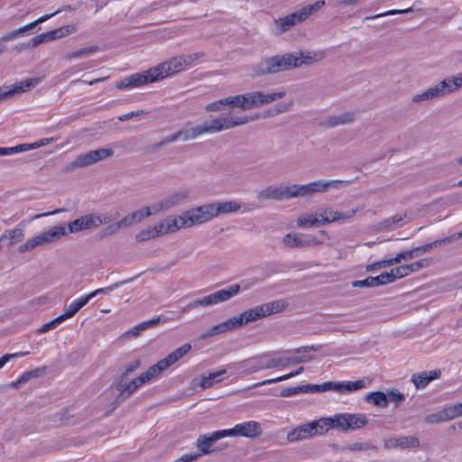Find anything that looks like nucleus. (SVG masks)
<instances>
[{
    "mask_svg": "<svg viewBox=\"0 0 462 462\" xmlns=\"http://www.w3.org/2000/svg\"><path fill=\"white\" fill-rule=\"evenodd\" d=\"M154 215L153 209L151 207H145L141 209L135 210L129 215L125 216L121 219L122 225L124 228H127L132 226L134 224H137L148 217Z\"/></svg>",
    "mask_w": 462,
    "mask_h": 462,
    "instance_id": "obj_25",
    "label": "nucleus"
},
{
    "mask_svg": "<svg viewBox=\"0 0 462 462\" xmlns=\"http://www.w3.org/2000/svg\"><path fill=\"white\" fill-rule=\"evenodd\" d=\"M205 56V53L202 52V51H199V52H195V53H192V54H188V55H181L182 57V60H183V62L182 64L185 65V68H189L191 67L197 60L204 58Z\"/></svg>",
    "mask_w": 462,
    "mask_h": 462,
    "instance_id": "obj_56",
    "label": "nucleus"
},
{
    "mask_svg": "<svg viewBox=\"0 0 462 462\" xmlns=\"http://www.w3.org/2000/svg\"><path fill=\"white\" fill-rule=\"evenodd\" d=\"M76 25H65L52 31H49L32 38L29 42L21 43L14 47V51H23L35 49L42 43L49 42L56 39H60L69 35L77 31Z\"/></svg>",
    "mask_w": 462,
    "mask_h": 462,
    "instance_id": "obj_7",
    "label": "nucleus"
},
{
    "mask_svg": "<svg viewBox=\"0 0 462 462\" xmlns=\"http://www.w3.org/2000/svg\"><path fill=\"white\" fill-rule=\"evenodd\" d=\"M248 93L226 97V105L241 110H250Z\"/></svg>",
    "mask_w": 462,
    "mask_h": 462,
    "instance_id": "obj_34",
    "label": "nucleus"
},
{
    "mask_svg": "<svg viewBox=\"0 0 462 462\" xmlns=\"http://www.w3.org/2000/svg\"><path fill=\"white\" fill-rule=\"evenodd\" d=\"M88 303V298L85 296L83 298L78 299L71 302L69 306L65 308V311L63 314L60 315L63 320H66L69 318H72L76 313L79 311L85 305Z\"/></svg>",
    "mask_w": 462,
    "mask_h": 462,
    "instance_id": "obj_37",
    "label": "nucleus"
},
{
    "mask_svg": "<svg viewBox=\"0 0 462 462\" xmlns=\"http://www.w3.org/2000/svg\"><path fill=\"white\" fill-rule=\"evenodd\" d=\"M153 68L143 73H135L118 81L116 85L118 89L138 88L149 83L158 81Z\"/></svg>",
    "mask_w": 462,
    "mask_h": 462,
    "instance_id": "obj_12",
    "label": "nucleus"
},
{
    "mask_svg": "<svg viewBox=\"0 0 462 462\" xmlns=\"http://www.w3.org/2000/svg\"><path fill=\"white\" fill-rule=\"evenodd\" d=\"M241 208L240 203L230 200L204 204L184 210V212L190 228L194 226L203 225L220 215L237 212Z\"/></svg>",
    "mask_w": 462,
    "mask_h": 462,
    "instance_id": "obj_2",
    "label": "nucleus"
},
{
    "mask_svg": "<svg viewBox=\"0 0 462 462\" xmlns=\"http://www.w3.org/2000/svg\"><path fill=\"white\" fill-rule=\"evenodd\" d=\"M365 399L368 402L373 403L374 406L385 408L388 405L386 393L381 391L367 394Z\"/></svg>",
    "mask_w": 462,
    "mask_h": 462,
    "instance_id": "obj_44",
    "label": "nucleus"
},
{
    "mask_svg": "<svg viewBox=\"0 0 462 462\" xmlns=\"http://www.w3.org/2000/svg\"><path fill=\"white\" fill-rule=\"evenodd\" d=\"M256 199L260 202L266 200H284V185L267 186L257 192Z\"/></svg>",
    "mask_w": 462,
    "mask_h": 462,
    "instance_id": "obj_24",
    "label": "nucleus"
},
{
    "mask_svg": "<svg viewBox=\"0 0 462 462\" xmlns=\"http://www.w3.org/2000/svg\"><path fill=\"white\" fill-rule=\"evenodd\" d=\"M154 215L153 209L151 207H145L141 209L135 210L129 215L125 216L121 219L122 225L124 228H127L132 226L134 224H137L148 217Z\"/></svg>",
    "mask_w": 462,
    "mask_h": 462,
    "instance_id": "obj_26",
    "label": "nucleus"
},
{
    "mask_svg": "<svg viewBox=\"0 0 462 462\" xmlns=\"http://www.w3.org/2000/svg\"><path fill=\"white\" fill-rule=\"evenodd\" d=\"M325 58L326 52L322 50H300L266 57L252 67V75L254 77H262L301 67H309L321 62Z\"/></svg>",
    "mask_w": 462,
    "mask_h": 462,
    "instance_id": "obj_1",
    "label": "nucleus"
},
{
    "mask_svg": "<svg viewBox=\"0 0 462 462\" xmlns=\"http://www.w3.org/2000/svg\"><path fill=\"white\" fill-rule=\"evenodd\" d=\"M321 225H322V223L318 215H317V217L301 215L297 219V226L299 227L319 226Z\"/></svg>",
    "mask_w": 462,
    "mask_h": 462,
    "instance_id": "obj_48",
    "label": "nucleus"
},
{
    "mask_svg": "<svg viewBox=\"0 0 462 462\" xmlns=\"http://www.w3.org/2000/svg\"><path fill=\"white\" fill-rule=\"evenodd\" d=\"M114 151L112 149L100 148L92 150L85 153H81L76 157L74 161L67 164L64 171L67 172L73 171L78 168H85L97 163L100 161L112 157Z\"/></svg>",
    "mask_w": 462,
    "mask_h": 462,
    "instance_id": "obj_8",
    "label": "nucleus"
},
{
    "mask_svg": "<svg viewBox=\"0 0 462 462\" xmlns=\"http://www.w3.org/2000/svg\"><path fill=\"white\" fill-rule=\"evenodd\" d=\"M356 118V113L354 111H347L338 115L328 116L321 124L325 128H334L341 125L352 124Z\"/></svg>",
    "mask_w": 462,
    "mask_h": 462,
    "instance_id": "obj_22",
    "label": "nucleus"
},
{
    "mask_svg": "<svg viewBox=\"0 0 462 462\" xmlns=\"http://www.w3.org/2000/svg\"><path fill=\"white\" fill-rule=\"evenodd\" d=\"M339 420L341 421H337L338 430L342 431L357 430L368 423V420L364 414L343 413Z\"/></svg>",
    "mask_w": 462,
    "mask_h": 462,
    "instance_id": "obj_19",
    "label": "nucleus"
},
{
    "mask_svg": "<svg viewBox=\"0 0 462 462\" xmlns=\"http://www.w3.org/2000/svg\"><path fill=\"white\" fill-rule=\"evenodd\" d=\"M311 357H303V356H298L293 358H273L269 360L266 365L265 368H275L280 366H287L291 364H300V363H306L308 361H310Z\"/></svg>",
    "mask_w": 462,
    "mask_h": 462,
    "instance_id": "obj_33",
    "label": "nucleus"
},
{
    "mask_svg": "<svg viewBox=\"0 0 462 462\" xmlns=\"http://www.w3.org/2000/svg\"><path fill=\"white\" fill-rule=\"evenodd\" d=\"M352 287L355 288H370L377 287L374 277L369 276L365 280L352 282Z\"/></svg>",
    "mask_w": 462,
    "mask_h": 462,
    "instance_id": "obj_63",
    "label": "nucleus"
},
{
    "mask_svg": "<svg viewBox=\"0 0 462 462\" xmlns=\"http://www.w3.org/2000/svg\"><path fill=\"white\" fill-rule=\"evenodd\" d=\"M54 16V14H45L36 19L35 21L29 23L23 26L18 27L13 31L8 32L7 33L1 36V41L5 42H13L19 37H23L24 35H28L29 32L34 29L38 24L47 21L51 17Z\"/></svg>",
    "mask_w": 462,
    "mask_h": 462,
    "instance_id": "obj_18",
    "label": "nucleus"
},
{
    "mask_svg": "<svg viewBox=\"0 0 462 462\" xmlns=\"http://www.w3.org/2000/svg\"><path fill=\"white\" fill-rule=\"evenodd\" d=\"M191 349L190 344H184L181 346L175 349L173 352L170 353L166 357L162 360L169 367L178 362L181 357H183L189 350Z\"/></svg>",
    "mask_w": 462,
    "mask_h": 462,
    "instance_id": "obj_38",
    "label": "nucleus"
},
{
    "mask_svg": "<svg viewBox=\"0 0 462 462\" xmlns=\"http://www.w3.org/2000/svg\"><path fill=\"white\" fill-rule=\"evenodd\" d=\"M321 434H323V425H319V421L313 420L290 430L286 436V439L293 443Z\"/></svg>",
    "mask_w": 462,
    "mask_h": 462,
    "instance_id": "obj_10",
    "label": "nucleus"
},
{
    "mask_svg": "<svg viewBox=\"0 0 462 462\" xmlns=\"http://www.w3.org/2000/svg\"><path fill=\"white\" fill-rule=\"evenodd\" d=\"M387 400L395 403H399L404 400V395L396 389H389L386 393Z\"/></svg>",
    "mask_w": 462,
    "mask_h": 462,
    "instance_id": "obj_64",
    "label": "nucleus"
},
{
    "mask_svg": "<svg viewBox=\"0 0 462 462\" xmlns=\"http://www.w3.org/2000/svg\"><path fill=\"white\" fill-rule=\"evenodd\" d=\"M444 411H440L439 412L431 413L424 417V421L429 424H436L442 421H446Z\"/></svg>",
    "mask_w": 462,
    "mask_h": 462,
    "instance_id": "obj_61",
    "label": "nucleus"
},
{
    "mask_svg": "<svg viewBox=\"0 0 462 462\" xmlns=\"http://www.w3.org/2000/svg\"><path fill=\"white\" fill-rule=\"evenodd\" d=\"M121 229H124V226L122 225V222L121 220L114 223V224H111L109 226H107L101 233V237H106V236H113L115 234H116L117 232H119Z\"/></svg>",
    "mask_w": 462,
    "mask_h": 462,
    "instance_id": "obj_60",
    "label": "nucleus"
},
{
    "mask_svg": "<svg viewBox=\"0 0 462 462\" xmlns=\"http://www.w3.org/2000/svg\"><path fill=\"white\" fill-rule=\"evenodd\" d=\"M303 370H304V367L300 366L296 371L291 372L290 374H284V375H282V376H279V377H276V378L268 379V380L263 381L261 383H257L253 385V388H255V387H258V386H261V385H265V384H272V383H279V382L290 379V378H291L293 376H296V375L301 374L303 372Z\"/></svg>",
    "mask_w": 462,
    "mask_h": 462,
    "instance_id": "obj_47",
    "label": "nucleus"
},
{
    "mask_svg": "<svg viewBox=\"0 0 462 462\" xmlns=\"http://www.w3.org/2000/svg\"><path fill=\"white\" fill-rule=\"evenodd\" d=\"M190 197V189L187 187H182L173 190L162 199L152 205L154 215L168 211L173 208L179 207L187 201Z\"/></svg>",
    "mask_w": 462,
    "mask_h": 462,
    "instance_id": "obj_9",
    "label": "nucleus"
},
{
    "mask_svg": "<svg viewBox=\"0 0 462 462\" xmlns=\"http://www.w3.org/2000/svg\"><path fill=\"white\" fill-rule=\"evenodd\" d=\"M461 408H462V406L460 405V403H456L454 405L445 407L443 409V411H444V414L446 416L445 418L447 419V420H450L456 417L461 416L462 415Z\"/></svg>",
    "mask_w": 462,
    "mask_h": 462,
    "instance_id": "obj_53",
    "label": "nucleus"
},
{
    "mask_svg": "<svg viewBox=\"0 0 462 462\" xmlns=\"http://www.w3.org/2000/svg\"><path fill=\"white\" fill-rule=\"evenodd\" d=\"M347 180H318L312 182H310L307 185V190L309 194V199L312 198L316 193H325L330 189H339L345 183H347Z\"/></svg>",
    "mask_w": 462,
    "mask_h": 462,
    "instance_id": "obj_17",
    "label": "nucleus"
},
{
    "mask_svg": "<svg viewBox=\"0 0 462 462\" xmlns=\"http://www.w3.org/2000/svg\"><path fill=\"white\" fill-rule=\"evenodd\" d=\"M222 430L225 438L240 436L248 439H256L263 434L261 424L254 420L236 424L232 429Z\"/></svg>",
    "mask_w": 462,
    "mask_h": 462,
    "instance_id": "obj_11",
    "label": "nucleus"
},
{
    "mask_svg": "<svg viewBox=\"0 0 462 462\" xmlns=\"http://www.w3.org/2000/svg\"><path fill=\"white\" fill-rule=\"evenodd\" d=\"M462 88V73L448 77L436 85L427 88L420 94L412 96L411 101L415 104L430 101L440 97L449 95Z\"/></svg>",
    "mask_w": 462,
    "mask_h": 462,
    "instance_id": "obj_5",
    "label": "nucleus"
},
{
    "mask_svg": "<svg viewBox=\"0 0 462 462\" xmlns=\"http://www.w3.org/2000/svg\"><path fill=\"white\" fill-rule=\"evenodd\" d=\"M263 318H265V316L262 305H258L253 309L247 310L236 317L237 321H240L239 327Z\"/></svg>",
    "mask_w": 462,
    "mask_h": 462,
    "instance_id": "obj_31",
    "label": "nucleus"
},
{
    "mask_svg": "<svg viewBox=\"0 0 462 462\" xmlns=\"http://www.w3.org/2000/svg\"><path fill=\"white\" fill-rule=\"evenodd\" d=\"M339 418H341V414H337L333 417H329V418H321L319 420H318L317 421L319 422V425H323V428L325 426L327 427H329V428H336L338 430V424H337V421H339Z\"/></svg>",
    "mask_w": 462,
    "mask_h": 462,
    "instance_id": "obj_62",
    "label": "nucleus"
},
{
    "mask_svg": "<svg viewBox=\"0 0 462 462\" xmlns=\"http://www.w3.org/2000/svg\"><path fill=\"white\" fill-rule=\"evenodd\" d=\"M430 263V259L423 258V259H420V260L414 262L412 263H410V264H403V265L395 267V268H393V270L395 272V276H397L398 279L403 278L411 273H415L420 269H423V268L429 266Z\"/></svg>",
    "mask_w": 462,
    "mask_h": 462,
    "instance_id": "obj_27",
    "label": "nucleus"
},
{
    "mask_svg": "<svg viewBox=\"0 0 462 462\" xmlns=\"http://www.w3.org/2000/svg\"><path fill=\"white\" fill-rule=\"evenodd\" d=\"M286 96L285 91L265 94L262 91L248 92L250 109L271 104Z\"/></svg>",
    "mask_w": 462,
    "mask_h": 462,
    "instance_id": "obj_16",
    "label": "nucleus"
},
{
    "mask_svg": "<svg viewBox=\"0 0 462 462\" xmlns=\"http://www.w3.org/2000/svg\"><path fill=\"white\" fill-rule=\"evenodd\" d=\"M38 81L39 79H28L18 84L0 87V101L15 94L28 91L31 88L34 87Z\"/></svg>",
    "mask_w": 462,
    "mask_h": 462,
    "instance_id": "obj_20",
    "label": "nucleus"
},
{
    "mask_svg": "<svg viewBox=\"0 0 462 462\" xmlns=\"http://www.w3.org/2000/svg\"><path fill=\"white\" fill-rule=\"evenodd\" d=\"M50 245L44 232L31 237L26 240L25 243L22 244L18 247V252L21 254L34 250L36 247Z\"/></svg>",
    "mask_w": 462,
    "mask_h": 462,
    "instance_id": "obj_30",
    "label": "nucleus"
},
{
    "mask_svg": "<svg viewBox=\"0 0 462 462\" xmlns=\"http://www.w3.org/2000/svg\"><path fill=\"white\" fill-rule=\"evenodd\" d=\"M214 304H215V302H214L213 296L211 293V294H208V295L203 297L202 299L195 300L189 302V304H187L186 306H184L182 308L181 312L185 313V312H188L190 310L196 309L199 306L208 307V306L214 305Z\"/></svg>",
    "mask_w": 462,
    "mask_h": 462,
    "instance_id": "obj_43",
    "label": "nucleus"
},
{
    "mask_svg": "<svg viewBox=\"0 0 462 462\" xmlns=\"http://www.w3.org/2000/svg\"><path fill=\"white\" fill-rule=\"evenodd\" d=\"M168 366L164 363V361L162 359L159 362H157L155 365L150 366L148 370L144 373H142L140 374L141 378L143 379V382L145 383L160 374L162 371L167 369Z\"/></svg>",
    "mask_w": 462,
    "mask_h": 462,
    "instance_id": "obj_39",
    "label": "nucleus"
},
{
    "mask_svg": "<svg viewBox=\"0 0 462 462\" xmlns=\"http://www.w3.org/2000/svg\"><path fill=\"white\" fill-rule=\"evenodd\" d=\"M240 321H237L236 317L230 318L221 323H218L223 333L234 330L239 328Z\"/></svg>",
    "mask_w": 462,
    "mask_h": 462,
    "instance_id": "obj_58",
    "label": "nucleus"
},
{
    "mask_svg": "<svg viewBox=\"0 0 462 462\" xmlns=\"http://www.w3.org/2000/svg\"><path fill=\"white\" fill-rule=\"evenodd\" d=\"M178 132H179L180 140H181L182 142L195 140L199 137L196 126H193L190 128H184Z\"/></svg>",
    "mask_w": 462,
    "mask_h": 462,
    "instance_id": "obj_54",
    "label": "nucleus"
},
{
    "mask_svg": "<svg viewBox=\"0 0 462 462\" xmlns=\"http://www.w3.org/2000/svg\"><path fill=\"white\" fill-rule=\"evenodd\" d=\"M223 438H225L223 430L213 431L208 435H200L196 442V446L199 450L198 454L201 456L213 452L210 448L211 445Z\"/></svg>",
    "mask_w": 462,
    "mask_h": 462,
    "instance_id": "obj_23",
    "label": "nucleus"
},
{
    "mask_svg": "<svg viewBox=\"0 0 462 462\" xmlns=\"http://www.w3.org/2000/svg\"><path fill=\"white\" fill-rule=\"evenodd\" d=\"M132 280H134V278H130L128 280H125V281H122V282H116L113 285H110V286H107V287H105V288L97 289V290L92 291L91 293L86 295V297L88 298V300L89 301L93 297H95V296H97L98 294H107L110 291H112L113 290H115L116 288L119 287L120 285L125 284V283L131 282Z\"/></svg>",
    "mask_w": 462,
    "mask_h": 462,
    "instance_id": "obj_51",
    "label": "nucleus"
},
{
    "mask_svg": "<svg viewBox=\"0 0 462 462\" xmlns=\"http://www.w3.org/2000/svg\"><path fill=\"white\" fill-rule=\"evenodd\" d=\"M241 291V286L238 283H234L225 289L218 290L212 293L215 304L226 301L231 298L236 296Z\"/></svg>",
    "mask_w": 462,
    "mask_h": 462,
    "instance_id": "obj_29",
    "label": "nucleus"
},
{
    "mask_svg": "<svg viewBox=\"0 0 462 462\" xmlns=\"http://www.w3.org/2000/svg\"><path fill=\"white\" fill-rule=\"evenodd\" d=\"M326 5L324 0H319L314 4L305 5L300 9L273 21L277 34H282L291 30L295 25L306 21L314 13L320 10Z\"/></svg>",
    "mask_w": 462,
    "mask_h": 462,
    "instance_id": "obj_6",
    "label": "nucleus"
},
{
    "mask_svg": "<svg viewBox=\"0 0 462 462\" xmlns=\"http://www.w3.org/2000/svg\"><path fill=\"white\" fill-rule=\"evenodd\" d=\"M26 220L22 221L15 228L6 231L0 236L1 242H6L7 246H12L24 237Z\"/></svg>",
    "mask_w": 462,
    "mask_h": 462,
    "instance_id": "obj_28",
    "label": "nucleus"
},
{
    "mask_svg": "<svg viewBox=\"0 0 462 462\" xmlns=\"http://www.w3.org/2000/svg\"><path fill=\"white\" fill-rule=\"evenodd\" d=\"M143 383L140 375L129 382L126 378H124V375H117L113 382V386L121 397L127 399Z\"/></svg>",
    "mask_w": 462,
    "mask_h": 462,
    "instance_id": "obj_15",
    "label": "nucleus"
},
{
    "mask_svg": "<svg viewBox=\"0 0 462 462\" xmlns=\"http://www.w3.org/2000/svg\"><path fill=\"white\" fill-rule=\"evenodd\" d=\"M264 316H270L283 311L289 306L285 300H277L261 304Z\"/></svg>",
    "mask_w": 462,
    "mask_h": 462,
    "instance_id": "obj_36",
    "label": "nucleus"
},
{
    "mask_svg": "<svg viewBox=\"0 0 462 462\" xmlns=\"http://www.w3.org/2000/svg\"><path fill=\"white\" fill-rule=\"evenodd\" d=\"M282 243L289 248L315 246L321 244L314 236L301 237L297 234H287L283 237Z\"/></svg>",
    "mask_w": 462,
    "mask_h": 462,
    "instance_id": "obj_21",
    "label": "nucleus"
},
{
    "mask_svg": "<svg viewBox=\"0 0 462 462\" xmlns=\"http://www.w3.org/2000/svg\"><path fill=\"white\" fill-rule=\"evenodd\" d=\"M226 374V370L222 369L215 373H210L201 378L200 386L203 389L211 387L215 383L220 382V379H217L218 376Z\"/></svg>",
    "mask_w": 462,
    "mask_h": 462,
    "instance_id": "obj_49",
    "label": "nucleus"
},
{
    "mask_svg": "<svg viewBox=\"0 0 462 462\" xmlns=\"http://www.w3.org/2000/svg\"><path fill=\"white\" fill-rule=\"evenodd\" d=\"M44 233L46 234L49 244H52L68 235L65 225L53 226Z\"/></svg>",
    "mask_w": 462,
    "mask_h": 462,
    "instance_id": "obj_41",
    "label": "nucleus"
},
{
    "mask_svg": "<svg viewBox=\"0 0 462 462\" xmlns=\"http://www.w3.org/2000/svg\"><path fill=\"white\" fill-rule=\"evenodd\" d=\"M411 382L416 388H423L430 382V378H429L427 372H422L419 374H413Z\"/></svg>",
    "mask_w": 462,
    "mask_h": 462,
    "instance_id": "obj_55",
    "label": "nucleus"
},
{
    "mask_svg": "<svg viewBox=\"0 0 462 462\" xmlns=\"http://www.w3.org/2000/svg\"><path fill=\"white\" fill-rule=\"evenodd\" d=\"M391 442H393V446L394 448H399L402 449L415 448L420 445V439L414 436L393 438L391 439Z\"/></svg>",
    "mask_w": 462,
    "mask_h": 462,
    "instance_id": "obj_35",
    "label": "nucleus"
},
{
    "mask_svg": "<svg viewBox=\"0 0 462 462\" xmlns=\"http://www.w3.org/2000/svg\"><path fill=\"white\" fill-rule=\"evenodd\" d=\"M259 118L258 115L250 116H236L230 112L226 115H221L218 117L204 121L196 125L199 137L203 134H214L222 131L229 130L239 125H244L249 122Z\"/></svg>",
    "mask_w": 462,
    "mask_h": 462,
    "instance_id": "obj_4",
    "label": "nucleus"
},
{
    "mask_svg": "<svg viewBox=\"0 0 462 462\" xmlns=\"http://www.w3.org/2000/svg\"><path fill=\"white\" fill-rule=\"evenodd\" d=\"M300 198L309 199L306 184L284 185V200Z\"/></svg>",
    "mask_w": 462,
    "mask_h": 462,
    "instance_id": "obj_32",
    "label": "nucleus"
},
{
    "mask_svg": "<svg viewBox=\"0 0 462 462\" xmlns=\"http://www.w3.org/2000/svg\"><path fill=\"white\" fill-rule=\"evenodd\" d=\"M182 62L183 60L180 55L173 57L169 61L162 62L157 67H153V69L156 71L155 75L158 78V81L185 69V65L182 64Z\"/></svg>",
    "mask_w": 462,
    "mask_h": 462,
    "instance_id": "obj_14",
    "label": "nucleus"
},
{
    "mask_svg": "<svg viewBox=\"0 0 462 462\" xmlns=\"http://www.w3.org/2000/svg\"><path fill=\"white\" fill-rule=\"evenodd\" d=\"M214 304H215V302H214L213 296L211 293V294H208V295L203 297L202 299L195 300L189 302V304H187L186 306H184L182 308L181 312L185 313V312H188L190 310L196 309L199 306L208 307V306L214 305Z\"/></svg>",
    "mask_w": 462,
    "mask_h": 462,
    "instance_id": "obj_42",
    "label": "nucleus"
},
{
    "mask_svg": "<svg viewBox=\"0 0 462 462\" xmlns=\"http://www.w3.org/2000/svg\"><path fill=\"white\" fill-rule=\"evenodd\" d=\"M161 319L160 317H156L151 320L143 321L134 328H133L130 331H128L126 334L131 335L134 337H137L141 334V332L148 329L149 328L156 326L160 322Z\"/></svg>",
    "mask_w": 462,
    "mask_h": 462,
    "instance_id": "obj_46",
    "label": "nucleus"
},
{
    "mask_svg": "<svg viewBox=\"0 0 462 462\" xmlns=\"http://www.w3.org/2000/svg\"><path fill=\"white\" fill-rule=\"evenodd\" d=\"M189 228L185 212L182 211L179 216H169L162 221L138 232L135 240L143 243L155 237L165 236L167 234L175 233L180 229Z\"/></svg>",
    "mask_w": 462,
    "mask_h": 462,
    "instance_id": "obj_3",
    "label": "nucleus"
},
{
    "mask_svg": "<svg viewBox=\"0 0 462 462\" xmlns=\"http://www.w3.org/2000/svg\"><path fill=\"white\" fill-rule=\"evenodd\" d=\"M396 279H398V277L395 276V272L393 269H392L390 272L382 273L380 275L374 277L377 286L392 283Z\"/></svg>",
    "mask_w": 462,
    "mask_h": 462,
    "instance_id": "obj_52",
    "label": "nucleus"
},
{
    "mask_svg": "<svg viewBox=\"0 0 462 462\" xmlns=\"http://www.w3.org/2000/svg\"><path fill=\"white\" fill-rule=\"evenodd\" d=\"M53 140H54L53 138H43V139L38 140L37 142H34L32 143H23V144L16 145L14 147H12L13 154L16 153V152H26L29 150L40 148L42 146L50 144L51 143L53 142Z\"/></svg>",
    "mask_w": 462,
    "mask_h": 462,
    "instance_id": "obj_40",
    "label": "nucleus"
},
{
    "mask_svg": "<svg viewBox=\"0 0 462 462\" xmlns=\"http://www.w3.org/2000/svg\"><path fill=\"white\" fill-rule=\"evenodd\" d=\"M97 50H98V46H97V45L85 47V48H82L80 50L66 53L63 56V60H67V61H69V60H71L73 59L82 58V57H85L87 55H90V54L95 53Z\"/></svg>",
    "mask_w": 462,
    "mask_h": 462,
    "instance_id": "obj_45",
    "label": "nucleus"
},
{
    "mask_svg": "<svg viewBox=\"0 0 462 462\" xmlns=\"http://www.w3.org/2000/svg\"><path fill=\"white\" fill-rule=\"evenodd\" d=\"M178 140H180V137H179V132L177 131V132L166 136L165 138L162 139L159 143L152 144V149L159 150L162 147H163L169 143H171L173 142H176Z\"/></svg>",
    "mask_w": 462,
    "mask_h": 462,
    "instance_id": "obj_59",
    "label": "nucleus"
},
{
    "mask_svg": "<svg viewBox=\"0 0 462 462\" xmlns=\"http://www.w3.org/2000/svg\"><path fill=\"white\" fill-rule=\"evenodd\" d=\"M363 208H356L346 212L334 210L331 207H325L319 209L318 216L322 225H329L334 222L344 221L352 218Z\"/></svg>",
    "mask_w": 462,
    "mask_h": 462,
    "instance_id": "obj_13",
    "label": "nucleus"
},
{
    "mask_svg": "<svg viewBox=\"0 0 462 462\" xmlns=\"http://www.w3.org/2000/svg\"><path fill=\"white\" fill-rule=\"evenodd\" d=\"M67 232L68 234L79 233L82 230H86L82 217H79L68 224Z\"/></svg>",
    "mask_w": 462,
    "mask_h": 462,
    "instance_id": "obj_57",
    "label": "nucleus"
},
{
    "mask_svg": "<svg viewBox=\"0 0 462 462\" xmlns=\"http://www.w3.org/2000/svg\"><path fill=\"white\" fill-rule=\"evenodd\" d=\"M86 230L98 227L103 224L102 217L95 214H88L81 217Z\"/></svg>",
    "mask_w": 462,
    "mask_h": 462,
    "instance_id": "obj_50",
    "label": "nucleus"
}]
</instances>
